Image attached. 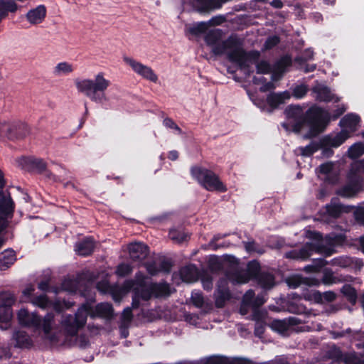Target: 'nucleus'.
I'll use <instances>...</instances> for the list:
<instances>
[{"mask_svg":"<svg viewBox=\"0 0 364 364\" xmlns=\"http://www.w3.org/2000/svg\"><path fill=\"white\" fill-rule=\"evenodd\" d=\"M255 280L264 289H270L274 285V277L268 272H261Z\"/></svg>","mask_w":364,"mask_h":364,"instance_id":"nucleus-32","label":"nucleus"},{"mask_svg":"<svg viewBox=\"0 0 364 364\" xmlns=\"http://www.w3.org/2000/svg\"><path fill=\"white\" fill-rule=\"evenodd\" d=\"M313 92L316 94V100L320 102H330L333 100L335 95L331 89L326 85H318L313 88Z\"/></svg>","mask_w":364,"mask_h":364,"instance_id":"nucleus-23","label":"nucleus"},{"mask_svg":"<svg viewBox=\"0 0 364 364\" xmlns=\"http://www.w3.org/2000/svg\"><path fill=\"white\" fill-rule=\"evenodd\" d=\"M146 277L143 273L138 272L136 273L134 280H128L125 282L124 287L127 290L132 289L134 284H137L139 287H145V286H146Z\"/></svg>","mask_w":364,"mask_h":364,"instance_id":"nucleus-35","label":"nucleus"},{"mask_svg":"<svg viewBox=\"0 0 364 364\" xmlns=\"http://www.w3.org/2000/svg\"><path fill=\"white\" fill-rule=\"evenodd\" d=\"M170 239L176 243L181 244L190 238V235L181 230L171 228L168 232Z\"/></svg>","mask_w":364,"mask_h":364,"instance_id":"nucleus-33","label":"nucleus"},{"mask_svg":"<svg viewBox=\"0 0 364 364\" xmlns=\"http://www.w3.org/2000/svg\"><path fill=\"white\" fill-rule=\"evenodd\" d=\"M16 254L12 250H6L0 253V269L6 270L16 261Z\"/></svg>","mask_w":364,"mask_h":364,"instance_id":"nucleus-26","label":"nucleus"},{"mask_svg":"<svg viewBox=\"0 0 364 364\" xmlns=\"http://www.w3.org/2000/svg\"><path fill=\"white\" fill-rule=\"evenodd\" d=\"M191 175L198 183L208 191H227L225 185L213 171L204 167L194 166L191 168Z\"/></svg>","mask_w":364,"mask_h":364,"instance_id":"nucleus-5","label":"nucleus"},{"mask_svg":"<svg viewBox=\"0 0 364 364\" xmlns=\"http://www.w3.org/2000/svg\"><path fill=\"white\" fill-rule=\"evenodd\" d=\"M307 237L314 240V242H322L323 240V235L317 231H308Z\"/></svg>","mask_w":364,"mask_h":364,"instance_id":"nucleus-62","label":"nucleus"},{"mask_svg":"<svg viewBox=\"0 0 364 364\" xmlns=\"http://www.w3.org/2000/svg\"><path fill=\"white\" fill-rule=\"evenodd\" d=\"M32 302L35 306L43 309H46L50 304L49 298L46 294H41L35 296Z\"/></svg>","mask_w":364,"mask_h":364,"instance_id":"nucleus-45","label":"nucleus"},{"mask_svg":"<svg viewBox=\"0 0 364 364\" xmlns=\"http://www.w3.org/2000/svg\"><path fill=\"white\" fill-rule=\"evenodd\" d=\"M246 272L251 279H255L262 272L259 262L257 260L249 262L247 266Z\"/></svg>","mask_w":364,"mask_h":364,"instance_id":"nucleus-37","label":"nucleus"},{"mask_svg":"<svg viewBox=\"0 0 364 364\" xmlns=\"http://www.w3.org/2000/svg\"><path fill=\"white\" fill-rule=\"evenodd\" d=\"M123 60L126 64L132 68L135 73L150 82H157L158 76L151 67L145 65L129 57H124Z\"/></svg>","mask_w":364,"mask_h":364,"instance_id":"nucleus-8","label":"nucleus"},{"mask_svg":"<svg viewBox=\"0 0 364 364\" xmlns=\"http://www.w3.org/2000/svg\"><path fill=\"white\" fill-rule=\"evenodd\" d=\"M353 216L358 224L364 225V208L358 206L354 212Z\"/></svg>","mask_w":364,"mask_h":364,"instance_id":"nucleus-57","label":"nucleus"},{"mask_svg":"<svg viewBox=\"0 0 364 364\" xmlns=\"http://www.w3.org/2000/svg\"><path fill=\"white\" fill-rule=\"evenodd\" d=\"M95 248V242L92 237H87L75 245V251L78 255L87 257L92 254Z\"/></svg>","mask_w":364,"mask_h":364,"instance_id":"nucleus-16","label":"nucleus"},{"mask_svg":"<svg viewBox=\"0 0 364 364\" xmlns=\"http://www.w3.org/2000/svg\"><path fill=\"white\" fill-rule=\"evenodd\" d=\"M132 267L127 263H120L116 268L115 273L119 277H124L132 272Z\"/></svg>","mask_w":364,"mask_h":364,"instance_id":"nucleus-46","label":"nucleus"},{"mask_svg":"<svg viewBox=\"0 0 364 364\" xmlns=\"http://www.w3.org/2000/svg\"><path fill=\"white\" fill-rule=\"evenodd\" d=\"M18 9V5L12 1H0V14L4 18L7 15V12H16Z\"/></svg>","mask_w":364,"mask_h":364,"instance_id":"nucleus-39","label":"nucleus"},{"mask_svg":"<svg viewBox=\"0 0 364 364\" xmlns=\"http://www.w3.org/2000/svg\"><path fill=\"white\" fill-rule=\"evenodd\" d=\"M180 276L183 282H191L196 279V267L194 265H187L180 269Z\"/></svg>","mask_w":364,"mask_h":364,"instance_id":"nucleus-34","label":"nucleus"},{"mask_svg":"<svg viewBox=\"0 0 364 364\" xmlns=\"http://www.w3.org/2000/svg\"><path fill=\"white\" fill-rule=\"evenodd\" d=\"M338 198H333L329 204L326 205L327 214L334 218H338L342 213H348V207L338 202Z\"/></svg>","mask_w":364,"mask_h":364,"instance_id":"nucleus-20","label":"nucleus"},{"mask_svg":"<svg viewBox=\"0 0 364 364\" xmlns=\"http://www.w3.org/2000/svg\"><path fill=\"white\" fill-rule=\"evenodd\" d=\"M209 267L212 271L219 272L221 271L223 268V265L222 262L215 256L213 258H211L209 261Z\"/></svg>","mask_w":364,"mask_h":364,"instance_id":"nucleus-58","label":"nucleus"},{"mask_svg":"<svg viewBox=\"0 0 364 364\" xmlns=\"http://www.w3.org/2000/svg\"><path fill=\"white\" fill-rule=\"evenodd\" d=\"M15 203L9 192L0 190V217L11 220L14 216Z\"/></svg>","mask_w":364,"mask_h":364,"instance_id":"nucleus-10","label":"nucleus"},{"mask_svg":"<svg viewBox=\"0 0 364 364\" xmlns=\"http://www.w3.org/2000/svg\"><path fill=\"white\" fill-rule=\"evenodd\" d=\"M321 148V144L318 146V141H311L309 144L304 147H301V154L304 156H311Z\"/></svg>","mask_w":364,"mask_h":364,"instance_id":"nucleus-42","label":"nucleus"},{"mask_svg":"<svg viewBox=\"0 0 364 364\" xmlns=\"http://www.w3.org/2000/svg\"><path fill=\"white\" fill-rule=\"evenodd\" d=\"M331 122V114L328 111L317 105L310 107L297 123L293 125V130L299 132L304 126L309 127V131L304 135L305 139L316 137L324 132Z\"/></svg>","mask_w":364,"mask_h":364,"instance_id":"nucleus-2","label":"nucleus"},{"mask_svg":"<svg viewBox=\"0 0 364 364\" xmlns=\"http://www.w3.org/2000/svg\"><path fill=\"white\" fill-rule=\"evenodd\" d=\"M230 234H217L213 236V237L211 239V240L208 243L209 248L211 250L216 251L220 248L225 247L227 245L225 244V242L218 244V242L220 239H223L224 237H226L229 236Z\"/></svg>","mask_w":364,"mask_h":364,"instance_id":"nucleus-40","label":"nucleus"},{"mask_svg":"<svg viewBox=\"0 0 364 364\" xmlns=\"http://www.w3.org/2000/svg\"><path fill=\"white\" fill-rule=\"evenodd\" d=\"M360 122L359 115L353 113L347 114L339 122V126L342 128H348L353 132L356 129L357 126Z\"/></svg>","mask_w":364,"mask_h":364,"instance_id":"nucleus-24","label":"nucleus"},{"mask_svg":"<svg viewBox=\"0 0 364 364\" xmlns=\"http://www.w3.org/2000/svg\"><path fill=\"white\" fill-rule=\"evenodd\" d=\"M28 125L18 122L11 124L0 122V139L4 137L10 140L21 139L28 134Z\"/></svg>","mask_w":364,"mask_h":364,"instance_id":"nucleus-6","label":"nucleus"},{"mask_svg":"<svg viewBox=\"0 0 364 364\" xmlns=\"http://www.w3.org/2000/svg\"><path fill=\"white\" fill-rule=\"evenodd\" d=\"M209 27V23L205 21L198 22L188 28V32L193 36H198L205 33Z\"/></svg>","mask_w":364,"mask_h":364,"instance_id":"nucleus-38","label":"nucleus"},{"mask_svg":"<svg viewBox=\"0 0 364 364\" xmlns=\"http://www.w3.org/2000/svg\"><path fill=\"white\" fill-rule=\"evenodd\" d=\"M202 364H229V358L225 356L213 355L203 360Z\"/></svg>","mask_w":364,"mask_h":364,"instance_id":"nucleus-48","label":"nucleus"},{"mask_svg":"<svg viewBox=\"0 0 364 364\" xmlns=\"http://www.w3.org/2000/svg\"><path fill=\"white\" fill-rule=\"evenodd\" d=\"M12 317V308H0V322L7 323Z\"/></svg>","mask_w":364,"mask_h":364,"instance_id":"nucleus-54","label":"nucleus"},{"mask_svg":"<svg viewBox=\"0 0 364 364\" xmlns=\"http://www.w3.org/2000/svg\"><path fill=\"white\" fill-rule=\"evenodd\" d=\"M305 299L309 301H313L317 304L323 302V295L319 291H312L305 295Z\"/></svg>","mask_w":364,"mask_h":364,"instance_id":"nucleus-52","label":"nucleus"},{"mask_svg":"<svg viewBox=\"0 0 364 364\" xmlns=\"http://www.w3.org/2000/svg\"><path fill=\"white\" fill-rule=\"evenodd\" d=\"M280 41L281 39L279 36L277 35L270 36L267 38L264 43V48L267 50H272L276 47L280 43Z\"/></svg>","mask_w":364,"mask_h":364,"instance_id":"nucleus-51","label":"nucleus"},{"mask_svg":"<svg viewBox=\"0 0 364 364\" xmlns=\"http://www.w3.org/2000/svg\"><path fill=\"white\" fill-rule=\"evenodd\" d=\"M326 240L328 245L323 244V240L318 242H306L300 249L287 252L284 254V257L289 259L305 261L309 258L314 252L324 255L326 257L331 256L333 253L332 247L333 239L326 236Z\"/></svg>","mask_w":364,"mask_h":364,"instance_id":"nucleus-4","label":"nucleus"},{"mask_svg":"<svg viewBox=\"0 0 364 364\" xmlns=\"http://www.w3.org/2000/svg\"><path fill=\"white\" fill-rule=\"evenodd\" d=\"M289 98V95L287 91L280 93L271 92L267 97V103L272 109H274Z\"/></svg>","mask_w":364,"mask_h":364,"instance_id":"nucleus-25","label":"nucleus"},{"mask_svg":"<svg viewBox=\"0 0 364 364\" xmlns=\"http://www.w3.org/2000/svg\"><path fill=\"white\" fill-rule=\"evenodd\" d=\"M145 267L147 272L151 276H155L160 272L159 267L154 262L146 263Z\"/></svg>","mask_w":364,"mask_h":364,"instance_id":"nucleus-60","label":"nucleus"},{"mask_svg":"<svg viewBox=\"0 0 364 364\" xmlns=\"http://www.w3.org/2000/svg\"><path fill=\"white\" fill-rule=\"evenodd\" d=\"M363 355L355 352L343 353L341 350H338L335 352L333 357L337 361L343 362L344 364H363Z\"/></svg>","mask_w":364,"mask_h":364,"instance_id":"nucleus-15","label":"nucleus"},{"mask_svg":"<svg viewBox=\"0 0 364 364\" xmlns=\"http://www.w3.org/2000/svg\"><path fill=\"white\" fill-rule=\"evenodd\" d=\"M134 293L136 294L141 299L144 301H149L153 296L150 290V284L145 286V287L136 288L134 289Z\"/></svg>","mask_w":364,"mask_h":364,"instance_id":"nucleus-41","label":"nucleus"},{"mask_svg":"<svg viewBox=\"0 0 364 364\" xmlns=\"http://www.w3.org/2000/svg\"><path fill=\"white\" fill-rule=\"evenodd\" d=\"M363 178L357 173H350L348 183L343 186L338 194L345 198L355 196L362 189Z\"/></svg>","mask_w":364,"mask_h":364,"instance_id":"nucleus-9","label":"nucleus"},{"mask_svg":"<svg viewBox=\"0 0 364 364\" xmlns=\"http://www.w3.org/2000/svg\"><path fill=\"white\" fill-rule=\"evenodd\" d=\"M232 279L233 281L237 284H246L251 279L247 272H235L233 274Z\"/></svg>","mask_w":364,"mask_h":364,"instance_id":"nucleus-55","label":"nucleus"},{"mask_svg":"<svg viewBox=\"0 0 364 364\" xmlns=\"http://www.w3.org/2000/svg\"><path fill=\"white\" fill-rule=\"evenodd\" d=\"M46 8L44 5H39L35 9H31L26 15L27 21L33 25L42 23L46 16Z\"/></svg>","mask_w":364,"mask_h":364,"instance_id":"nucleus-17","label":"nucleus"},{"mask_svg":"<svg viewBox=\"0 0 364 364\" xmlns=\"http://www.w3.org/2000/svg\"><path fill=\"white\" fill-rule=\"evenodd\" d=\"M87 316L80 311H77L75 316L66 315L62 321V325L68 335L74 336L85 326Z\"/></svg>","mask_w":364,"mask_h":364,"instance_id":"nucleus-7","label":"nucleus"},{"mask_svg":"<svg viewBox=\"0 0 364 364\" xmlns=\"http://www.w3.org/2000/svg\"><path fill=\"white\" fill-rule=\"evenodd\" d=\"M14 301V298L11 294L7 292L0 293V308H11Z\"/></svg>","mask_w":364,"mask_h":364,"instance_id":"nucleus-44","label":"nucleus"},{"mask_svg":"<svg viewBox=\"0 0 364 364\" xmlns=\"http://www.w3.org/2000/svg\"><path fill=\"white\" fill-rule=\"evenodd\" d=\"M308 86L305 84L296 85L292 89V95L296 99H301L307 94Z\"/></svg>","mask_w":364,"mask_h":364,"instance_id":"nucleus-47","label":"nucleus"},{"mask_svg":"<svg viewBox=\"0 0 364 364\" xmlns=\"http://www.w3.org/2000/svg\"><path fill=\"white\" fill-rule=\"evenodd\" d=\"M220 34L218 32L211 31L205 36V41L212 46V52L215 55H226L228 60L236 63L241 68L248 67L247 60H257L260 57L258 50L246 51L243 48V41L237 35H230L224 41L218 42Z\"/></svg>","mask_w":364,"mask_h":364,"instance_id":"nucleus-1","label":"nucleus"},{"mask_svg":"<svg viewBox=\"0 0 364 364\" xmlns=\"http://www.w3.org/2000/svg\"><path fill=\"white\" fill-rule=\"evenodd\" d=\"M341 292L346 297L347 301L354 306L358 299L356 289L350 284H344L341 289Z\"/></svg>","mask_w":364,"mask_h":364,"instance_id":"nucleus-29","label":"nucleus"},{"mask_svg":"<svg viewBox=\"0 0 364 364\" xmlns=\"http://www.w3.org/2000/svg\"><path fill=\"white\" fill-rule=\"evenodd\" d=\"M215 304L217 308L225 306L226 301L231 299V293L226 286H218L215 293Z\"/></svg>","mask_w":364,"mask_h":364,"instance_id":"nucleus-21","label":"nucleus"},{"mask_svg":"<svg viewBox=\"0 0 364 364\" xmlns=\"http://www.w3.org/2000/svg\"><path fill=\"white\" fill-rule=\"evenodd\" d=\"M364 171V159L359 160L352 164L350 173H355V172Z\"/></svg>","mask_w":364,"mask_h":364,"instance_id":"nucleus-63","label":"nucleus"},{"mask_svg":"<svg viewBox=\"0 0 364 364\" xmlns=\"http://www.w3.org/2000/svg\"><path fill=\"white\" fill-rule=\"evenodd\" d=\"M130 259L133 262H141L149 255V247L142 242L131 243L128 245Z\"/></svg>","mask_w":364,"mask_h":364,"instance_id":"nucleus-12","label":"nucleus"},{"mask_svg":"<svg viewBox=\"0 0 364 364\" xmlns=\"http://www.w3.org/2000/svg\"><path fill=\"white\" fill-rule=\"evenodd\" d=\"M284 113L287 118L295 119L297 123L304 114L302 108L299 105H289L286 107Z\"/></svg>","mask_w":364,"mask_h":364,"instance_id":"nucleus-30","label":"nucleus"},{"mask_svg":"<svg viewBox=\"0 0 364 364\" xmlns=\"http://www.w3.org/2000/svg\"><path fill=\"white\" fill-rule=\"evenodd\" d=\"M75 70L74 66L68 62H60L58 63L54 69L53 74L55 76L68 75L72 73Z\"/></svg>","mask_w":364,"mask_h":364,"instance_id":"nucleus-31","label":"nucleus"},{"mask_svg":"<svg viewBox=\"0 0 364 364\" xmlns=\"http://www.w3.org/2000/svg\"><path fill=\"white\" fill-rule=\"evenodd\" d=\"M114 316V309L112 304L109 303H100L94 309V311L90 314L91 318H103L107 319L112 318Z\"/></svg>","mask_w":364,"mask_h":364,"instance_id":"nucleus-18","label":"nucleus"},{"mask_svg":"<svg viewBox=\"0 0 364 364\" xmlns=\"http://www.w3.org/2000/svg\"><path fill=\"white\" fill-rule=\"evenodd\" d=\"M77 311H80L87 316L88 314L90 316V314L94 311V309L90 304L85 302L80 306Z\"/></svg>","mask_w":364,"mask_h":364,"instance_id":"nucleus-64","label":"nucleus"},{"mask_svg":"<svg viewBox=\"0 0 364 364\" xmlns=\"http://www.w3.org/2000/svg\"><path fill=\"white\" fill-rule=\"evenodd\" d=\"M194 6L200 12H206L218 9L221 6L223 0H193Z\"/></svg>","mask_w":364,"mask_h":364,"instance_id":"nucleus-22","label":"nucleus"},{"mask_svg":"<svg viewBox=\"0 0 364 364\" xmlns=\"http://www.w3.org/2000/svg\"><path fill=\"white\" fill-rule=\"evenodd\" d=\"M18 323L25 327L40 328L41 318L36 314H31L26 309H21L17 314Z\"/></svg>","mask_w":364,"mask_h":364,"instance_id":"nucleus-13","label":"nucleus"},{"mask_svg":"<svg viewBox=\"0 0 364 364\" xmlns=\"http://www.w3.org/2000/svg\"><path fill=\"white\" fill-rule=\"evenodd\" d=\"M14 338L16 341V346L19 348H31L33 346L31 338L24 331H15Z\"/></svg>","mask_w":364,"mask_h":364,"instance_id":"nucleus-28","label":"nucleus"},{"mask_svg":"<svg viewBox=\"0 0 364 364\" xmlns=\"http://www.w3.org/2000/svg\"><path fill=\"white\" fill-rule=\"evenodd\" d=\"M321 144L320 149L322 150V154L326 157H331L333 155L334 152L332 149L333 146H323L321 144V138L318 141V146Z\"/></svg>","mask_w":364,"mask_h":364,"instance_id":"nucleus-61","label":"nucleus"},{"mask_svg":"<svg viewBox=\"0 0 364 364\" xmlns=\"http://www.w3.org/2000/svg\"><path fill=\"white\" fill-rule=\"evenodd\" d=\"M75 85L79 92L85 94L93 102H101L105 97L104 92L109 86L110 82L104 77L102 73H100L95 76V80L77 78Z\"/></svg>","mask_w":364,"mask_h":364,"instance_id":"nucleus-3","label":"nucleus"},{"mask_svg":"<svg viewBox=\"0 0 364 364\" xmlns=\"http://www.w3.org/2000/svg\"><path fill=\"white\" fill-rule=\"evenodd\" d=\"M256 63V72L257 74H268L272 69V66L267 60L257 61Z\"/></svg>","mask_w":364,"mask_h":364,"instance_id":"nucleus-50","label":"nucleus"},{"mask_svg":"<svg viewBox=\"0 0 364 364\" xmlns=\"http://www.w3.org/2000/svg\"><path fill=\"white\" fill-rule=\"evenodd\" d=\"M273 330L284 333L289 330V324L285 320H274L272 323Z\"/></svg>","mask_w":364,"mask_h":364,"instance_id":"nucleus-49","label":"nucleus"},{"mask_svg":"<svg viewBox=\"0 0 364 364\" xmlns=\"http://www.w3.org/2000/svg\"><path fill=\"white\" fill-rule=\"evenodd\" d=\"M53 318V315L52 314L48 313L44 316L43 321L41 320V324L40 327H42L43 331L46 335L49 334L52 330V322Z\"/></svg>","mask_w":364,"mask_h":364,"instance_id":"nucleus-43","label":"nucleus"},{"mask_svg":"<svg viewBox=\"0 0 364 364\" xmlns=\"http://www.w3.org/2000/svg\"><path fill=\"white\" fill-rule=\"evenodd\" d=\"M292 62L291 56L289 54H285L274 62L272 68L284 74L288 71V68L292 65Z\"/></svg>","mask_w":364,"mask_h":364,"instance_id":"nucleus-27","label":"nucleus"},{"mask_svg":"<svg viewBox=\"0 0 364 364\" xmlns=\"http://www.w3.org/2000/svg\"><path fill=\"white\" fill-rule=\"evenodd\" d=\"M191 300L193 304L197 308H201L204 304V298L201 293H192Z\"/></svg>","mask_w":364,"mask_h":364,"instance_id":"nucleus-59","label":"nucleus"},{"mask_svg":"<svg viewBox=\"0 0 364 364\" xmlns=\"http://www.w3.org/2000/svg\"><path fill=\"white\" fill-rule=\"evenodd\" d=\"M20 163L28 171L36 172L38 173L48 172L47 171V164L43 159L33 156H23L21 158Z\"/></svg>","mask_w":364,"mask_h":364,"instance_id":"nucleus-11","label":"nucleus"},{"mask_svg":"<svg viewBox=\"0 0 364 364\" xmlns=\"http://www.w3.org/2000/svg\"><path fill=\"white\" fill-rule=\"evenodd\" d=\"M364 154V144L356 142L350 146L348 151V157L351 159H356Z\"/></svg>","mask_w":364,"mask_h":364,"instance_id":"nucleus-36","label":"nucleus"},{"mask_svg":"<svg viewBox=\"0 0 364 364\" xmlns=\"http://www.w3.org/2000/svg\"><path fill=\"white\" fill-rule=\"evenodd\" d=\"M336 277L333 275V273L331 270H326L323 272L321 282L323 284L326 285H331L336 283Z\"/></svg>","mask_w":364,"mask_h":364,"instance_id":"nucleus-56","label":"nucleus"},{"mask_svg":"<svg viewBox=\"0 0 364 364\" xmlns=\"http://www.w3.org/2000/svg\"><path fill=\"white\" fill-rule=\"evenodd\" d=\"M349 137V132L343 129L334 136H332L331 134H327L321 137V144L323 146L330 145L333 146V148H337L342 145Z\"/></svg>","mask_w":364,"mask_h":364,"instance_id":"nucleus-14","label":"nucleus"},{"mask_svg":"<svg viewBox=\"0 0 364 364\" xmlns=\"http://www.w3.org/2000/svg\"><path fill=\"white\" fill-rule=\"evenodd\" d=\"M150 290L152 296L155 298H161L169 296L171 294L170 285L164 282H151L150 284Z\"/></svg>","mask_w":364,"mask_h":364,"instance_id":"nucleus-19","label":"nucleus"},{"mask_svg":"<svg viewBox=\"0 0 364 364\" xmlns=\"http://www.w3.org/2000/svg\"><path fill=\"white\" fill-rule=\"evenodd\" d=\"M62 288L66 291L75 293L77 290V284L73 279H66L62 282Z\"/></svg>","mask_w":364,"mask_h":364,"instance_id":"nucleus-53","label":"nucleus"}]
</instances>
